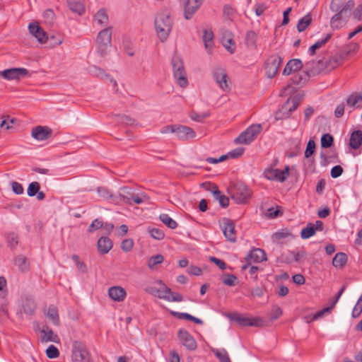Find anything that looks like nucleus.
<instances>
[{
	"label": "nucleus",
	"instance_id": "25",
	"mask_svg": "<svg viewBox=\"0 0 362 362\" xmlns=\"http://www.w3.org/2000/svg\"><path fill=\"white\" fill-rule=\"evenodd\" d=\"M109 22V17L105 8L99 9L93 17V23L104 27L107 25Z\"/></svg>",
	"mask_w": 362,
	"mask_h": 362
},
{
	"label": "nucleus",
	"instance_id": "46",
	"mask_svg": "<svg viewBox=\"0 0 362 362\" xmlns=\"http://www.w3.org/2000/svg\"><path fill=\"white\" fill-rule=\"evenodd\" d=\"M148 231L151 236L156 240H160L163 239L165 236L164 232L161 229L158 228L148 227Z\"/></svg>",
	"mask_w": 362,
	"mask_h": 362
},
{
	"label": "nucleus",
	"instance_id": "21",
	"mask_svg": "<svg viewBox=\"0 0 362 362\" xmlns=\"http://www.w3.org/2000/svg\"><path fill=\"white\" fill-rule=\"evenodd\" d=\"M108 295L113 300L122 302L124 300L127 292L125 289L121 286H112L109 288Z\"/></svg>",
	"mask_w": 362,
	"mask_h": 362
},
{
	"label": "nucleus",
	"instance_id": "20",
	"mask_svg": "<svg viewBox=\"0 0 362 362\" xmlns=\"http://www.w3.org/2000/svg\"><path fill=\"white\" fill-rule=\"evenodd\" d=\"M266 259V254L264 251L260 248L253 249L245 257V260L249 262V263L252 262H261Z\"/></svg>",
	"mask_w": 362,
	"mask_h": 362
},
{
	"label": "nucleus",
	"instance_id": "9",
	"mask_svg": "<svg viewBox=\"0 0 362 362\" xmlns=\"http://www.w3.org/2000/svg\"><path fill=\"white\" fill-rule=\"evenodd\" d=\"M289 167L286 166L284 170L279 169H267L264 171V176L269 180H277L279 182H284L289 175Z\"/></svg>",
	"mask_w": 362,
	"mask_h": 362
},
{
	"label": "nucleus",
	"instance_id": "3",
	"mask_svg": "<svg viewBox=\"0 0 362 362\" xmlns=\"http://www.w3.org/2000/svg\"><path fill=\"white\" fill-rule=\"evenodd\" d=\"M227 317L233 321L237 322L240 326L243 327H260L264 326V322L260 317H247L238 313H230Z\"/></svg>",
	"mask_w": 362,
	"mask_h": 362
},
{
	"label": "nucleus",
	"instance_id": "57",
	"mask_svg": "<svg viewBox=\"0 0 362 362\" xmlns=\"http://www.w3.org/2000/svg\"><path fill=\"white\" fill-rule=\"evenodd\" d=\"M359 46L357 43H352L347 46L343 50L339 51V53H346V58L351 54L355 53L358 51Z\"/></svg>",
	"mask_w": 362,
	"mask_h": 362
},
{
	"label": "nucleus",
	"instance_id": "44",
	"mask_svg": "<svg viewBox=\"0 0 362 362\" xmlns=\"http://www.w3.org/2000/svg\"><path fill=\"white\" fill-rule=\"evenodd\" d=\"M212 351L220 362H231L228 354L225 349H214Z\"/></svg>",
	"mask_w": 362,
	"mask_h": 362
},
{
	"label": "nucleus",
	"instance_id": "2",
	"mask_svg": "<svg viewBox=\"0 0 362 362\" xmlns=\"http://www.w3.org/2000/svg\"><path fill=\"white\" fill-rule=\"evenodd\" d=\"M112 29V26H108L100 30L97 35L96 49L101 57L107 54L111 47Z\"/></svg>",
	"mask_w": 362,
	"mask_h": 362
},
{
	"label": "nucleus",
	"instance_id": "27",
	"mask_svg": "<svg viewBox=\"0 0 362 362\" xmlns=\"http://www.w3.org/2000/svg\"><path fill=\"white\" fill-rule=\"evenodd\" d=\"M67 5L69 8L73 12L78 15H82L85 11V7L81 1L68 0Z\"/></svg>",
	"mask_w": 362,
	"mask_h": 362
},
{
	"label": "nucleus",
	"instance_id": "53",
	"mask_svg": "<svg viewBox=\"0 0 362 362\" xmlns=\"http://www.w3.org/2000/svg\"><path fill=\"white\" fill-rule=\"evenodd\" d=\"M216 199L218 200L219 204L223 208H226L229 205V199L224 194H222L219 190L218 194H214Z\"/></svg>",
	"mask_w": 362,
	"mask_h": 362
},
{
	"label": "nucleus",
	"instance_id": "11",
	"mask_svg": "<svg viewBox=\"0 0 362 362\" xmlns=\"http://www.w3.org/2000/svg\"><path fill=\"white\" fill-rule=\"evenodd\" d=\"M300 105V98L297 96H294L293 98H289L288 100L285 102V103L282 105V107L280 110V113L283 112L285 114L284 117H288L290 114L296 110L298 107ZM279 112L276 115V119H282V117L278 116Z\"/></svg>",
	"mask_w": 362,
	"mask_h": 362
},
{
	"label": "nucleus",
	"instance_id": "51",
	"mask_svg": "<svg viewBox=\"0 0 362 362\" xmlns=\"http://www.w3.org/2000/svg\"><path fill=\"white\" fill-rule=\"evenodd\" d=\"M315 143L313 140L310 139L307 144L306 149L305 151V157L310 158L315 152Z\"/></svg>",
	"mask_w": 362,
	"mask_h": 362
},
{
	"label": "nucleus",
	"instance_id": "47",
	"mask_svg": "<svg viewBox=\"0 0 362 362\" xmlns=\"http://www.w3.org/2000/svg\"><path fill=\"white\" fill-rule=\"evenodd\" d=\"M354 1L352 0H349L341 8V11L344 14V18H348L350 16L351 11L354 8Z\"/></svg>",
	"mask_w": 362,
	"mask_h": 362
},
{
	"label": "nucleus",
	"instance_id": "63",
	"mask_svg": "<svg viewBox=\"0 0 362 362\" xmlns=\"http://www.w3.org/2000/svg\"><path fill=\"white\" fill-rule=\"evenodd\" d=\"M362 312V298H359L356 305L353 309L352 316L354 318L358 317Z\"/></svg>",
	"mask_w": 362,
	"mask_h": 362
},
{
	"label": "nucleus",
	"instance_id": "16",
	"mask_svg": "<svg viewBox=\"0 0 362 362\" xmlns=\"http://www.w3.org/2000/svg\"><path fill=\"white\" fill-rule=\"evenodd\" d=\"M214 78L223 90L229 89L228 77L224 69L217 68L214 71Z\"/></svg>",
	"mask_w": 362,
	"mask_h": 362
},
{
	"label": "nucleus",
	"instance_id": "19",
	"mask_svg": "<svg viewBox=\"0 0 362 362\" xmlns=\"http://www.w3.org/2000/svg\"><path fill=\"white\" fill-rule=\"evenodd\" d=\"M41 337L40 341L42 343H47L49 341L59 343L60 339L57 334L52 329H49L47 325L42 327L40 329Z\"/></svg>",
	"mask_w": 362,
	"mask_h": 362
},
{
	"label": "nucleus",
	"instance_id": "33",
	"mask_svg": "<svg viewBox=\"0 0 362 362\" xmlns=\"http://www.w3.org/2000/svg\"><path fill=\"white\" fill-rule=\"evenodd\" d=\"M257 39V33L253 30H249L246 33L245 43L248 48L254 49L256 47Z\"/></svg>",
	"mask_w": 362,
	"mask_h": 362
},
{
	"label": "nucleus",
	"instance_id": "12",
	"mask_svg": "<svg viewBox=\"0 0 362 362\" xmlns=\"http://www.w3.org/2000/svg\"><path fill=\"white\" fill-rule=\"evenodd\" d=\"M177 336L181 344L188 350L194 351L197 349L195 339L187 331L180 329Z\"/></svg>",
	"mask_w": 362,
	"mask_h": 362
},
{
	"label": "nucleus",
	"instance_id": "35",
	"mask_svg": "<svg viewBox=\"0 0 362 362\" xmlns=\"http://www.w3.org/2000/svg\"><path fill=\"white\" fill-rule=\"evenodd\" d=\"M347 262V256L344 252H338L332 259V264L335 267H343Z\"/></svg>",
	"mask_w": 362,
	"mask_h": 362
},
{
	"label": "nucleus",
	"instance_id": "22",
	"mask_svg": "<svg viewBox=\"0 0 362 362\" xmlns=\"http://www.w3.org/2000/svg\"><path fill=\"white\" fill-rule=\"evenodd\" d=\"M303 63L301 60L298 59H291L286 64L283 70V74L285 76H288L291 73L298 71L301 69Z\"/></svg>",
	"mask_w": 362,
	"mask_h": 362
},
{
	"label": "nucleus",
	"instance_id": "59",
	"mask_svg": "<svg viewBox=\"0 0 362 362\" xmlns=\"http://www.w3.org/2000/svg\"><path fill=\"white\" fill-rule=\"evenodd\" d=\"M308 77V73L306 71H303L302 74L294 76L292 78V81L296 84H300L302 82H305Z\"/></svg>",
	"mask_w": 362,
	"mask_h": 362
},
{
	"label": "nucleus",
	"instance_id": "64",
	"mask_svg": "<svg viewBox=\"0 0 362 362\" xmlns=\"http://www.w3.org/2000/svg\"><path fill=\"white\" fill-rule=\"evenodd\" d=\"M11 188L13 192L18 195L22 194L24 192L23 185L16 181L11 182Z\"/></svg>",
	"mask_w": 362,
	"mask_h": 362
},
{
	"label": "nucleus",
	"instance_id": "18",
	"mask_svg": "<svg viewBox=\"0 0 362 362\" xmlns=\"http://www.w3.org/2000/svg\"><path fill=\"white\" fill-rule=\"evenodd\" d=\"M175 134L180 140H188L195 137L196 136L194 131L192 128L187 126L177 124L176 126Z\"/></svg>",
	"mask_w": 362,
	"mask_h": 362
},
{
	"label": "nucleus",
	"instance_id": "30",
	"mask_svg": "<svg viewBox=\"0 0 362 362\" xmlns=\"http://www.w3.org/2000/svg\"><path fill=\"white\" fill-rule=\"evenodd\" d=\"M204 47L208 52H211V50L214 45V33L211 30H205L202 37Z\"/></svg>",
	"mask_w": 362,
	"mask_h": 362
},
{
	"label": "nucleus",
	"instance_id": "54",
	"mask_svg": "<svg viewBox=\"0 0 362 362\" xmlns=\"http://www.w3.org/2000/svg\"><path fill=\"white\" fill-rule=\"evenodd\" d=\"M159 283L163 284V286H164L165 284H163L161 281H160ZM151 293L160 299L170 300V296H168V293H165L164 288L163 289L154 288L153 289Z\"/></svg>",
	"mask_w": 362,
	"mask_h": 362
},
{
	"label": "nucleus",
	"instance_id": "55",
	"mask_svg": "<svg viewBox=\"0 0 362 362\" xmlns=\"http://www.w3.org/2000/svg\"><path fill=\"white\" fill-rule=\"evenodd\" d=\"M46 355L49 358H56L59 356V351L55 346L49 345L46 349Z\"/></svg>",
	"mask_w": 362,
	"mask_h": 362
},
{
	"label": "nucleus",
	"instance_id": "4",
	"mask_svg": "<svg viewBox=\"0 0 362 362\" xmlns=\"http://www.w3.org/2000/svg\"><path fill=\"white\" fill-rule=\"evenodd\" d=\"M251 194L250 189L246 185L237 183L231 189L230 197L236 204H244L248 202Z\"/></svg>",
	"mask_w": 362,
	"mask_h": 362
},
{
	"label": "nucleus",
	"instance_id": "28",
	"mask_svg": "<svg viewBox=\"0 0 362 362\" xmlns=\"http://www.w3.org/2000/svg\"><path fill=\"white\" fill-rule=\"evenodd\" d=\"M362 101V94L354 93L351 94L346 100V105L352 110L359 107L358 103Z\"/></svg>",
	"mask_w": 362,
	"mask_h": 362
},
{
	"label": "nucleus",
	"instance_id": "43",
	"mask_svg": "<svg viewBox=\"0 0 362 362\" xmlns=\"http://www.w3.org/2000/svg\"><path fill=\"white\" fill-rule=\"evenodd\" d=\"M15 264L21 270L25 271L28 269L29 264L25 257L20 255L16 257Z\"/></svg>",
	"mask_w": 362,
	"mask_h": 362
},
{
	"label": "nucleus",
	"instance_id": "26",
	"mask_svg": "<svg viewBox=\"0 0 362 362\" xmlns=\"http://www.w3.org/2000/svg\"><path fill=\"white\" fill-rule=\"evenodd\" d=\"M362 144V131L355 130L350 136L349 146L350 148L356 150L359 148Z\"/></svg>",
	"mask_w": 362,
	"mask_h": 362
},
{
	"label": "nucleus",
	"instance_id": "23",
	"mask_svg": "<svg viewBox=\"0 0 362 362\" xmlns=\"http://www.w3.org/2000/svg\"><path fill=\"white\" fill-rule=\"evenodd\" d=\"M346 59V53L337 52L325 62V67L327 69H333L341 65Z\"/></svg>",
	"mask_w": 362,
	"mask_h": 362
},
{
	"label": "nucleus",
	"instance_id": "40",
	"mask_svg": "<svg viewBox=\"0 0 362 362\" xmlns=\"http://www.w3.org/2000/svg\"><path fill=\"white\" fill-rule=\"evenodd\" d=\"M160 221L170 229H175L177 227V222L170 218L167 214H162L159 216Z\"/></svg>",
	"mask_w": 362,
	"mask_h": 362
},
{
	"label": "nucleus",
	"instance_id": "42",
	"mask_svg": "<svg viewBox=\"0 0 362 362\" xmlns=\"http://www.w3.org/2000/svg\"><path fill=\"white\" fill-rule=\"evenodd\" d=\"M164 260L163 255L158 254L151 256L148 260V267L150 269H154L157 264H161Z\"/></svg>",
	"mask_w": 362,
	"mask_h": 362
},
{
	"label": "nucleus",
	"instance_id": "56",
	"mask_svg": "<svg viewBox=\"0 0 362 362\" xmlns=\"http://www.w3.org/2000/svg\"><path fill=\"white\" fill-rule=\"evenodd\" d=\"M103 226V221L100 218L94 219L88 228V233H93L94 230H96L99 228H101Z\"/></svg>",
	"mask_w": 362,
	"mask_h": 362
},
{
	"label": "nucleus",
	"instance_id": "52",
	"mask_svg": "<svg viewBox=\"0 0 362 362\" xmlns=\"http://www.w3.org/2000/svg\"><path fill=\"white\" fill-rule=\"evenodd\" d=\"M209 112H203V113H197L195 111H192L190 112L189 117L190 118L196 122H202L203 119H206L209 116Z\"/></svg>",
	"mask_w": 362,
	"mask_h": 362
},
{
	"label": "nucleus",
	"instance_id": "17",
	"mask_svg": "<svg viewBox=\"0 0 362 362\" xmlns=\"http://www.w3.org/2000/svg\"><path fill=\"white\" fill-rule=\"evenodd\" d=\"M52 129L47 126H37L33 128L31 136L37 141H45L52 135Z\"/></svg>",
	"mask_w": 362,
	"mask_h": 362
},
{
	"label": "nucleus",
	"instance_id": "49",
	"mask_svg": "<svg viewBox=\"0 0 362 362\" xmlns=\"http://www.w3.org/2000/svg\"><path fill=\"white\" fill-rule=\"evenodd\" d=\"M40 185L37 182H33L29 184L27 189V194L29 197H34L38 192Z\"/></svg>",
	"mask_w": 362,
	"mask_h": 362
},
{
	"label": "nucleus",
	"instance_id": "5",
	"mask_svg": "<svg viewBox=\"0 0 362 362\" xmlns=\"http://www.w3.org/2000/svg\"><path fill=\"white\" fill-rule=\"evenodd\" d=\"M261 130L262 125L260 124H252L235 139L234 143L236 144H249L256 139Z\"/></svg>",
	"mask_w": 362,
	"mask_h": 362
},
{
	"label": "nucleus",
	"instance_id": "15",
	"mask_svg": "<svg viewBox=\"0 0 362 362\" xmlns=\"http://www.w3.org/2000/svg\"><path fill=\"white\" fill-rule=\"evenodd\" d=\"M28 30L41 44H45L47 42L49 39L47 33L37 23H30L28 25Z\"/></svg>",
	"mask_w": 362,
	"mask_h": 362
},
{
	"label": "nucleus",
	"instance_id": "50",
	"mask_svg": "<svg viewBox=\"0 0 362 362\" xmlns=\"http://www.w3.org/2000/svg\"><path fill=\"white\" fill-rule=\"evenodd\" d=\"M42 16L46 23L51 25L54 23L55 14L53 10L50 8L45 10Z\"/></svg>",
	"mask_w": 362,
	"mask_h": 362
},
{
	"label": "nucleus",
	"instance_id": "36",
	"mask_svg": "<svg viewBox=\"0 0 362 362\" xmlns=\"http://www.w3.org/2000/svg\"><path fill=\"white\" fill-rule=\"evenodd\" d=\"M312 22V17L310 13H308L300 19H299L297 24V30L298 32L304 31Z\"/></svg>",
	"mask_w": 362,
	"mask_h": 362
},
{
	"label": "nucleus",
	"instance_id": "8",
	"mask_svg": "<svg viewBox=\"0 0 362 362\" xmlns=\"http://www.w3.org/2000/svg\"><path fill=\"white\" fill-rule=\"evenodd\" d=\"M282 63V58L277 54L269 56L264 64L266 75L268 78L275 77L278 73L279 69Z\"/></svg>",
	"mask_w": 362,
	"mask_h": 362
},
{
	"label": "nucleus",
	"instance_id": "62",
	"mask_svg": "<svg viewBox=\"0 0 362 362\" xmlns=\"http://www.w3.org/2000/svg\"><path fill=\"white\" fill-rule=\"evenodd\" d=\"M134 245V242L132 239H125L122 242L121 248L124 252L130 251Z\"/></svg>",
	"mask_w": 362,
	"mask_h": 362
},
{
	"label": "nucleus",
	"instance_id": "37",
	"mask_svg": "<svg viewBox=\"0 0 362 362\" xmlns=\"http://www.w3.org/2000/svg\"><path fill=\"white\" fill-rule=\"evenodd\" d=\"M46 315L49 318V320H52L54 325H59V317L58 314V310L55 306H49L47 310Z\"/></svg>",
	"mask_w": 362,
	"mask_h": 362
},
{
	"label": "nucleus",
	"instance_id": "60",
	"mask_svg": "<svg viewBox=\"0 0 362 362\" xmlns=\"http://www.w3.org/2000/svg\"><path fill=\"white\" fill-rule=\"evenodd\" d=\"M346 18H344V16L340 10L331 18V21H330L331 25L332 27H338L337 22L341 20H346Z\"/></svg>",
	"mask_w": 362,
	"mask_h": 362
},
{
	"label": "nucleus",
	"instance_id": "31",
	"mask_svg": "<svg viewBox=\"0 0 362 362\" xmlns=\"http://www.w3.org/2000/svg\"><path fill=\"white\" fill-rule=\"evenodd\" d=\"M332 37L331 33H327L325 37L320 40L317 41L312 46H310L308 49V53L310 56H313L315 54L316 49H320L322 46H324Z\"/></svg>",
	"mask_w": 362,
	"mask_h": 362
},
{
	"label": "nucleus",
	"instance_id": "29",
	"mask_svg": "<svg viewBox=\"0 0 362 362\" xmlns=\"http://www.w3.org/2000/svg\"><path fill=\"white\" fill-rule=\"evenodd\" d=\"M292 234L288 228H282L275 232L272 235V239L274 243H279L282 240L291 237Z\"/></svg>",
	"mask_w": 362,
	"mask_h": 362
},
{
	"label": "nucleus",
	"instance_id": "61",
	"mask_svg": "<svg viewBox=\"0 0 362 362\" xmlns=\"http://www.w3.org/2000/svg\"><path fill=\"white\" fill-rule=\"evenodd\" d=\"M283 311L281 308L279 306H274L272 310L270 320L272 321L277 320L279 317L281 316Z\"/></svg>",
	"mask_w": 362,
	"mask_h": 362
},
{
	"label": "nucleus",
	"instance_id": "10",
	"mask_svg": "<svg viewBox=\"0 0 362 362\" xmlns=\"http://www.w3.org/2000/svg\"><path fill=\"white\" fill-rule=\"evenodd\" d=\"M28 74V69L25 68H11L0 71V76L11 80H18Z\"/></svg>",
	"mask_w": 362,
	"mask_h": 362
},
{
	"label": "nucleus",
	"instance_id": "14",
	"mask_svg": "<svg viewBox=\"0 0 362 362\" xmlns=\"http://www.w3.org/2000/svg\"><path fill=\"white\" fill-rule=\"evenodd\" d=\"M223 223L222 230L224 236L228 241L235 243L236 241L235 223L233 221L227 218L223 219Z\"/></svg>",
	"mask_w": 362,
	"mask_h": 362
},
{
	"label": "nucleus",
	"instance_id": "6",
	"mask_svg": "<svg viewBox=\"0 0 362 362\" xmlns=\"http://www.w3.org/2000/svg\"><path fill=\"white\" fill-rule=\"evenodd\" d=\"M172 66L173 76L177 80V83L182 88L186 87L187 86L188 81L181 59L177 56L173 57L172 59Z\"/></svg>",
	"mask_w": 362,
	"mask_h": 362
},
{
	"label": "nucleus",
	"instance_id": "58",
	"mask_svg": "<svg viewBox=\"0 0 362 362\" xmlns=\"http://www.w3.org/2000/svg\"><path fill=\"white\" fill-rule=\"evenodd\" d=\"M97 191L100 197L104 199H109L112 197L111 192L105 187H98Z\"/></svg>",
	"mask_w": 362,
	"mask_h": 362
},
{
	"label": "nucleus",
	"instance_id": "7",
	"mask_svg": "<svg viewBox=\"0 0 362 362\" xmlns=\"http://www.w3.org/2000/svg\"><path fill=\"white\" fill-rule=\"evenodd\" d=\"M71 358L74 362H86L89 361L90 354L83 343L75 341L72 344Z\"/></svg>",
	"mask_w": 362,
	"mask_h": 362
},
{
	"label": "nucleus",
	"instance_id": "34",
	"mask_svg": "<svg viewBox=\"0 0 362 362\" xmlns=\"http://www.w3.org/2000/svg\"><path fill=\"white\" fill-rule=\"evenodd\" d=\"M36 305L33 300L26 299L22 305V312L28 315H31L35 313Z\"/></svg>",
	"mask_w": 362,
	"mask_h": 362
},
{
	"label": "nucleus",
	"instance_id": "13",
	"mask_svg": "<svg viewBox=\"0 0 362 362\" xmlns=\"http://www.w3.org/2000/svg\"><path fill=\"white\" fill-rule=\"evenodd\" d=\"M203 0H187L182 5L184 6L185 19H191L195 12L202 4Z\"/></svg>",
	"mask_w": 362,
	"mask_h": 362
},
{
	"label": "nucleus",
	"instance_id": "1",
	"mask_svg": "<svg viewBox=\"0 0 362 362\" xmlns=\"http://www.w3.org/2000/svg\"><path fill=\"white\" fill-rule=\"evenodd\" d=\"M154 25L158 37L161 41L165 40L172 30L173 21L168 11H162L156 15Z\"/></svg>",
	"mask_w": 362,
	"mask_h": 362
},
{
	"label": "nucleus",
	"instance_id": "45",
	"mask_svg": "<svg viewBox=\"0 0 362 362\" xmlns=\"http://www.w3.org/2000/svg\"><path fill=\"white\" fill-rule=\"evenodd\" d=\"M334 143V138L329 134H324L321 137V146L322 148H330Z\"/></svg>",
	"mask_w": 362,
	"mask_h": 362
},
{
	"label": "nucleus",
	"instance_id": "39",
	"mask_svg": "<svg viewBox=\"0 0 362 362\" xmlns=\"http://www.w3.org/2000/svg\"><path fill=\"white\" fill-rule=\"evenodd\" d=\"M315 225L308 223L306 227L303 228L300 232V236L303 239H308L315 234Z\"/></svg>",
	"mask_w": 362,
	"mask_h": 362
},
{
	"label": "nucleus",
	"instance_id": "38",
	"mask_svg": "<svg viewBox=\"0 0 362 362\" xmlns=\"http://www.w3.org/2000/svg\"><path fill=\"white\" fill-rule=\"evenodd\" d=\"M134 191L128 187H124L120 189L119 197L121 200L127 204H130V199Z\"/></svg>",
	"mask_w": 362,
	"mask_h": 362
},
{
	"label": "nucleus",
	"instance_id": "48",
	"mask_svg": "<svg viewBox=\"0 0 362 362\" xmlns=\"http://www.w3.org/2000/svg\"><path fill=\"white\" fill-rule=\"evenodd\" d=\"M201 186L205 189L206 191L211 192L213 194H218L219 189L216 184H214L211 182H203Z\"/></svg>",
	"mask_w": 362,
	"mask_h": 362
},
{
	"label": "nucleus",
	"instance_id": "32",
	"mask_svg": "<svg viewBox=\"0 0 362 362\" xmlns=\"http://www.w3.org/2000/svg\"><path fill=\"white\" fill-rule=\"evenodd\" d=\"M90 72L91 74L99 77L100 78H110V81L114 84V86H117V82L115 79L110 77V76L105 73L103 69L97 66H93L90 68Z\"/></svg>",
	"mask_w": 362,
	"mask_h": 362
},
{
	"label": "nucleus",
	"instance_id": "24",
	"mask_svg": "<svg viewBox=\"0 0 362 362\" xmlns=\"http://www.w3.org/2000/svg\"><path fill=\"white\" fill-rule=\"evenodd\" d=\"M112 242L108 237H100L97 243V247L98 252L101 255H105L109 252V251L112 247Z\"/></svg>",
	"mask_w": 362,
	"mask_h": 362
},
{
	"label": "nucleus",
	"instance_id": "41",
	"mask_svg": "<svg viewBox=\"0 0 362 362\" xmlns=\"http://www.w3.org/2000/svg\"><path fill=\"white\" fill-rule=\"evenodd\" d=\"M164 292L165 293H168V296H170V300L173 302H181L183 300V296L179 293L173 292L170 288L164 285Z\"/></svg>",
	"mask_w": 362,
	"mask_h": 362
}]
</instances>
